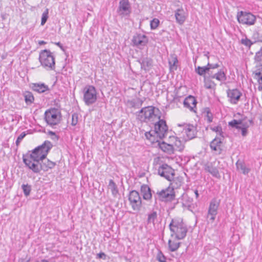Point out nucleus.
<instances>
[{"label":"nucleus","instance_id":"obj_57","mask_svg":"<svg viewBox=\"0 0 262 262\" xmlns=\"http://www.w3.org/2000/svg\"><path fill=\"white\" fill-rule=\"evenodd\" d=\"M258 33L257 32H255L253 34V36L255 38H257L258 37Z\"/></svg>","mask_w":262,"mask_h":262},{"label":"nucleus","instance_id":"obj_33","mask_svg":"<svg viewBox=\"0 0 262 262\" xmlns=\"http://www.w3.org/2000/svg\"><path fill=\"white\" fill-rule=\"evenodd\" d=\"M157 218V213L156 211H152L150 213H148L147 222V224H152V225L155 226V222Z\"/></svg>","mask_w":262,"mask_h":262},{"label":"nucleus","instance_id":"obj_36","mask_svg":"<svg viewBox=\"0 0 262 262\" xmlns=\"http://www.w3.org/2000/svg\"><path fill=\"white\" fill-rule=\"evenodd\" d=\"M241 123H242V120H237L234 119L229 122V125L231 126L232 127H235L237 129H239L241 127V126H240Z\"/></svg>","mask_w":262,"mask_h":262},{"label":"nucleus","instance_id":"obj_49","mask_svg":"<svg viewBox=\"0 0 262 262\" xmlns=\"http://www.w3.org/2000/svg\"><path fill=\"white\" fill-rule=\"evenodd\" d=\"M207 67V68H208L209 72L210 73H212L210 72V69H214L220 67V66L217 63L211 64V63H210L209 62H208Z\"/></svg>","mask_w":262,"mask_h":262},{"label":"nucleus","instance_id":"obj_38","mask_svg":"<svg viewBox=\"0 0 262 262\" xmlns=\"http://www.w3.org/2000/svg\"><path fill=\"white\" fill-rule=\"evenodd\" d=\"M241 43L245 46L248 47L249 49H250L251 46L253 44V42H252L251 40L247 38V37H246L245 38H242L241 40Z\"/></svg>","mask_w":262,"mask_h":262},{"label":"nucleus","instance_id":"obj_14","mask_svg":"<svg viewBox=\"0 0 262 262\" xmlns=\"http://www.w3.org/2000/svg\"><path fill=\"white\" fill-rule=\"evenodd\" d=\"M160 176L165 178L167 180H172L174 175V170L167 164L162 165L158 169Z\"/></svg>","mask_w":262,"mask_h":262},{"label":"nucleus","instance_id":"obj_21","mask_svg":"<svg viewBox=\"0 0 262 262\" xmlns=\"http://www.w3.org/2000/svg\"><path fill=\"white\" fill-rule=\"evenodd\" d=\"M222 141L221 138H215L210 143V146L212 150L220 154L222 151L221 149Z\"/></svg>","mask_w":262,"mask_h":262},{"label":"nucleus","instance_id":"obj_52","mask_svg":"<svg viewBox=\"0 0 262 262\" xmlns=\"http://www.w3.org/2000/svg\"><path fill=\"white\" fill-rule=\"evenodd\" d=\"M26 135V134L25 133V132H23L19 135L17 138L19 140H20L21 141V140L24 139Z\"/></svg>","mask_w":262,"mask_h":262},{"label":"nucleus","instance_id":"obj_23","mask_svg":"<svg viewBox=\"0 0 262 262\" xmlns=\"http://www.w3.org/2000/svg\"><path fill=\"white\" fill-rule=\"evenodd\" d=\"M209 77L213 79H215L218 81L223 82L226 80L227 77L225 71L221 69L217 73L213 74L211 73Z\"/></svg>","mask_w":262,"mask_h":262},{"label":"nucleus","instance_id":"obj_54","mask_svg":"<svg viewBox=\"0 0 262 262\" xmlns=\"http://www.w3.org/2000/svg\"><path fill=\"white\" fill-rule=\"evenodd\" d=\"M30 259H26L24 258H21L19 260L18 262H29Z\"/></svg>","mask_w":262,"mask_h":262},{"label":"nucleus","instance_id":"obj_30","mask_svg":"<svg viewBox=\"0 0 262 262\" xmlns=\"http://www.w3.org/2000/svg\"><path fill=\"white\" fill-rule=\"evenodd\" d=\"M195 72L198 75L203 76L204 77H206L205 74L207 73L209 75V76L211 75V73L209 72L208 68H207V66L204 67H195Z\"/></svg>","mask_w":262,"mask_h":262},{"label":"nucleus","instance_id":"obj_9","mask_svg":"<svg viewBox=\"0 0 262 262\" xmlns=\"http://www.w3.org/2000/svg\"><path fill=\"white\" fill-rule=\"evenodd\" d=\"M171 182L170 186L157 192L158 198L160 200L162 201H168L173 199L174 196L173 189L175 187L174 184L177 181Z\"/></svg>","mask_w":262,"mask_h":262},{"label":"nucleus","instance_id":"obj_60","mask_svg":"<svg viewBox=\"0 0 262 262\" xmlns=\"http://www.w3.org/2000/svg\"><path fill=\"white\" fill-rule=\"evenodd\" d=\"M56 44L58 46L60 47V48H61V47H62V46H61V44H60V43L59 42L56 43Z\"/></svg>","mask_w":262,"mask_h":262},{"label":"nucleus","instance_id":"obj_39","mask_svg":"<svg viewBox=\"0 0 262 262\" xmlns=\"http://www.w3.org/2000/svg\"><path fill=\"white\" fill-rule=\"evenodd\" d=\"M145 136L146 138L152 142H155V136H156V135L154 134L153 133V130H150L149 132H146L145 133Z\"/></svg>","mask_w":262,"mask_h":262},{"label":"nucleus","instance_id":"obj_37","mask_svg":"<svg viewBox=\"0 0 262 262\" xmlns=\"http://www.w3.org/2000/svg\"><path fill=\"white\" fill-rule=\"evenodd\" d=\"M49 9H46L45 11L43 12L41 16V25L43 26L45 24L47 19L49 17Z\"/></svg>","mask_w":262,"mask_h":262},{"label":"nucleus","instance_id":"obj_6","mask_svg":"<svg viewBox=\"0 0 262 262\" xmlns=\"http://www.w3.org/2000/svg\"><path fill=\"white\" fill-rule=\"evenodd\" d=\"M97 100V92L93 85H87L83 89V101L86 105L94 103Z\"/></svg>","mask_w":262,"mask_h":262},{"label":"nucleus","instance_id":"obj_47","mask_svg":"<svg viewBox=\"0 0 262 262\" xmlns=\"http://www.w3.org/2000/svg\"><path fill=\"white\" fill-rule=\"evenodd\" d=\"M210 128L212 131L218 133L220 135H222V134L223 133L222 128V126L220 125H218V126H214V127H210Z\"/></svg>","mask_w":262,"mask_h":262},{"label":"nucleus","instance_id":"obj_28","mask_svg":"<svg viewBox=\"0 0 262 262\" xmlns=\"http://www.w3.org/2000/svg\"><path fill=\"white\" fill-rule=\"evenodd\" d=\"M178 239H169L168 241V248L170 251L174 252L177 251L180 247V243L177 241Z\"/></svg>","mask_w":262,"mask_h":262},{"label":"nucleus","instance_id":"obj_1","mask_svg":"<svg viewBox=\"0 0 262 262\" xmlns=\"http://www.w3.org/2000/svg\"><path fill=\"white\" fill-rule=\"evenodd\" d=\"M52 146L51 142L45 141L41 145L24 155L23 162L32 171L38 172L40 171V161L46 158Z\"/></svg>","mask_w":262,"mask_h":262},{"label":"nucleus","instance_id":"obj_27","mask_svg":"<svg viewBox=\"0 0 262 262\" xmlns=\"http://www.w3.org/2000/svg\"><path fill=\"white\" fill-rule=\"evenodd\" d=\"M178 63V60L177 55L171 54L168 59V63L170 71L176 70L177 69V64Z\"/></svg>","mask_w":262,"mask_h":262},{"label":"nucleus","instance_id":"obj_20","mask_svg":"<svg viewBox=\"0 0 262 262\" xmlns=\"http://www.w3.org/2000/svg\"><path fill=\"white\" fill-rule=\"evenodd\" d=\"M139 61L140 63L141 68L145 71L149 70L152 66V60L149 57H142Z\"/></svg>","mask_w":262,"mask_h":262},{"label":"nucleus","instance_id":"obj_61","mask_svg":"<svg viewBox=\"0 0 262 262\" xmlns=\"http://www.w3.org/2000/svg\"><path fill=\"white\" fill-rule=\"evenodd\" d=\"M39 43L40 45L45 44L46 43V42L44 41H39Z\"/></svg>","mask_w":262,"mask_h":262},{"label":"nucleus","instance_id":"obj_10","mask_svg":"<svg viewBox=\"0 0 262 262\" xmlns=\"http://www.w3.org/2000/svg\"><path fill=\"white\" fill-rule=\"evenodd\" d=\"M238 21L242 24L251 26L255 24L256 17L250 12L244 11L238 12L237 14Z\"/></svg>","mask_w":262,"mask_h":262},{"label":"nucleus","instance_id":"obj_24","mask_svg":"<svg viewBox=\"0 0 262 262\" xmlns=\"http://www.w3.org/2000/svg\"><path fill=\"white\" fill-rule=\"evenodd\" d=\"M159 147L164 152L171 155L174 152V147L172 145L167 144L164 142L159 143Z\"/></svg>","mask_w":262,"mask_h":262},{"label":"nucleus","instance_id":"obj_22","mask_svg":"<svg viewBox=\"0 0 262 262\" xmlns=\"http://www.w3.org/2000/svg\"><path fill=\"white\" fill-rule=\"evenodd\" d=\"M55 162L50 161L48 159H43L41 163H39L40 170L42 169L44 171H47L49 169H51L55 166Z\"/></svg>","mask_w":262,"mask_h":262},{"label":"nucleus","instance_id":"obj_45","mask_svg":"<svg viewBox=\"0 0 262 262\" xmlns=\"http://www.w3.org/2000/svg\"><path fill=\"white\" fill-rule=\"evenodd\" d=\"M205 119L207 120V121L208 123H211L212 122L213 120V115L209 111V110L208 109V110L206 111V114L205 116Z\"/></svg>","mask_w":262,"mask_h":262},{"label":"nucleus","instance_id":"obj_59","mask_svg":"<svg viewBox=\"0 0 262 262\" xmlns=\"http://www.w3.org/2000/svg\"><path fill=\"white\" fill-rule=\"evenodd\" d=\"M204 55L207 57L208 59H209V52H205L204 54Z\"/></svg>","mask_w":262,"mask_h":262},{"label":"nucleus","instance_id":"obj_12","mask_svg":"<svg viewBox=\"0 0 262 262\" xmlns=\"http://www.w3.org/2000/svg\"><path fill=\"white\" fill-rule=\"evenodd\" d=\"M117 12L122 17L129 16L131 13V7L128 0H121Z\"/></svg>","mask_w":262,"mask_h":262},{"label":"nucleus","instance_id":"obj_53","mask_svg":"<svg viewBox=\"0 0 262 262\" xmlns=\"http://www.w3.org/2000/svg\"><path fill=\"white\" fill-rule=\"evenodd\" d=\"M183 198L184 201H186V200H188V202L189 203H191L192 202V199L191 198H188L187 195H184Z\"/></svg>","mask_w":262,"mask_h":262},{"label":"nucleus","instance_id":"obj_8","mask_svg":"<svg viewBox=\"0 0 262 262\" xmlns=\"http://www.w3.org/2000/svg\"><path fill=\"white\" fill-rule=\"evenodd\" d=\"M158 121L155 123L154 130L153 133L160 139L164 138L168 132V126L166 121L160 119V117L157 119Z\"/></svg>","mask_w":262,"mask_h":262},{"label":"nucleus","instance_id":"obj_55","mask_svg":"<svg viewBox=\"0 0 262 262\" xmlns=\"http://www.w3.org/2000/svg\"><path fill=\"white\" fill-rule=\"evenodd\" d=\"M194 193H195V196H196V198L198 199L199 196V192H198V190L195 189L194 191Z\"/></svg>","mask_w":262,"mask_h":262},{"label":"nucleus","instance_id":"obj_44","mask_svg":"<svg viewBox=\"0 0 262 262\" xmlns=\"http://www.w3.org/2000/svg\"><path fill=\"white\" fill-rule=\"evenodd\" d=\"M143 101L138 99L136 101L133 100L131 101V104L133 107L139 108L142 105Z\"/></svg>","mask_w":262,"mask_h":262},{"label":"nucleus","instance_id":"obj_58","mask_svg":"<svg viewBox=\"0 0 262 262\" xmlns=\"http://www.w3.org/2000/svg\"><path fill=\"white\" fill-rule=\"evenodd\" d=\"M20 142H21V141L19 140L17 138L16 141L15 142L16 145L17 146H18Z\"/></svg>","mask_w":262,"mask_h":262},{"label":"nucleus","instance_id":"obj_51","mask_svg":"<svg viewBox=\"0 0 262 262\" xmlns=\"http://www.w3.org/2000/svg\"><path fill=\"white\" fill-rule=\"evenodd\" d=\"M49 135H51L52 136H55V139L53 138L54 140H57L58 139V137L57 136L55 133L52 131H49Z\"/></svg>","mask_w":262,"mask_h":262},{"label":"nucleus","instance_id":"obj_16","mask_svg":"<svg viewBox=\"0 0 262 262\" xmlns=\"http://www.w3.org/2000/svg\"><path fill=\"white\" fill-rule=\"evenodd\" d=\"M148 41L147 37L142 34H136L133 36L132 40L133 45L138 48H142L146 46Z\"/></svg>","mask_w":262,"mask_h":262},{"label":"nucleus","instance_id":"obj_17","mask_svg":"<svg viewBox=\"0 0 262 262\" xmlns=\"http://www.w3.org/2000/svg\"><path fill=\"white\" fill-rule=\"evenodd\" d=\"M122 185V181H110L107 185L108 191H110L114 198L119 196V188Z\"/></svg>","mask_w":262,"mask_h":262},{"label":"nucleus","instance_id":"obj_42","mask_svg":"<svg viewBox=\"0 0 262 262\" xmlns=\"http://www.w3.org/2000/svg\"><path fill=\"white\" fill-rule=\"evenodd\" d=\"M156 258L159 262H166V257L161 251H158Z\"/></svg>","mask_w":262,"mask_h":262},{"label":"nucleus","instance_id":"obj_11","mask_svg":"<svg viewBox=\"0 0 262 262\" xmlns=\"http://www.w3.org/2000/svg\"><path fill=\"white\" fill-rule=\"evenodd\" d=\"M128 200L133 209L134 211H139L142 204L141 198L139 193L135 190L131 191Z\"/></svg>","mask_w":262,"mask_h":262},{"label":"nucleus","instance_id":"obj_13","mask_svg":"<svg viewBox=\"0 0 262 262\" xmlns=\"http://www.w3.org/2000/svg\"><path fill=\"white\" fill-rule=\"evenodd\" d=\"M179 126H183V133L186 135L188 140H191L195 138L197 134L196 126L190 124L184 123L178 124Z\"/></svg>","mask_w":262,"mask_h":262},{"label":"nucleus","instance_id":"obj_29","mask_svg":"<svg viewBox=\"0 0 262 262\" xmlns=\"http://www.w3.org/2000/svg\"><path fill=\"white\" fill-rule=\"evenodd\" d=\"M141 191L144 199L148 200L151 199V193L150 189L148 186L142 185L141 188Z\"/></svg>","mask_w":262,"mask_h":262},{"label":"nucleus","instance_id":"obj_62","mask_svg":"<svg viewBox=\"0 0 262 262\" xmlns=\"http://www.w3.org/2000/svg\"><path fill=\"white\" fill-rule=\"evenodd\" d=\"M41 262H49L47 260L43 259L41 260Z\"/></svg>","mask_w":262,"mask_h":262},{"label":"nucleus","instance_id":"obj_3","mask_svg":"<svg viewBox=\"0 0 262 262\" xmlns=\"http://www.w3.org/2000/svg\"><path fill=\"white\" fill-rule=\"evenodd\" d=\"M39 60L41 65L47 70H54L55 68V57L49 50H44L40 52Z\"/></svg>","mask_w":262,"mask_h":262},{"label":"nucleus","instance_id":"obj_41","mask_svg":"<svg viewBox=\"0 0 262 262\" xmlns=\"http://www.w3.org/2000/svg\"><path fill=\"white\" fill-rule=\"evenodd\" d=\"M21 187L25 195L26 196H28L30 194L31 191V186L28 184H23Z\"/></svg>","mask_w":262,"mask_h":262},{"label":"nucleus","instance_id":"obj_32","mask_svg":"<svg viewBox=\"0 0 262 262\" xmlns=\"http://www.w3.org/2000/svg\"><path fill=\"white\" fill-rule=\"evenodd\" d=\"M174 144L172 145L174 147V151L178 150L179 151H182L184 148V145L181 141V140L177 137L174 138Z\"/></svg>","mask_w":262,"mask_h":262},{"label":"nucleus","instance_id":"obj_15","mask_svg":"<svg viewBox=\"0 0 262 262\" xmlns=\"http://www.w3.org/2000/svg\"><path fill=\"white\" fill-rule=\"evenodd\" d=\"M227 95L229 101L233 104H237L241 96L242 93L237 89H228L227 91Z\"/></svg>","mask_w":262,"mask_h":262},{"label":"nucleus","instance_id":"obj_46","mask_svg":"<svg viewBox=\"0 0 262 262\" xmlns=\"http://www.w3.org/2000/svg\"><path fill=\"white\" fill-rule=\"evenodd\" d=\"M78 121V115L77 113H74L72 116V122L71 125L72 126H75Z\"/></svg>","mask_w":262,"mask_h":262},{"label":"nucleus","instance_id":"obj_2","mask_svg":"<svg viewBox=\"0 0 262 262\" xmlns=\"http://www.w3.org/2000/svg\"><path fill=\"white\" fill-rule=\"evenodd\" d=\"M170 236L178 240L183 239L188 231L187 226L181 218L172 219L169 224Z\"/></svg>","mask_w":262,"mask_h":262},{"label":"nucleus","instance_id":"obj_7","mask_svg":"<svg viewBox=\"0 0 262 262\" xmlns=\"http://www.w3.org/2000/svg\"><path fill=\"white\" fill-rule=\"evenodd\" d=\"M220 204V200L213 198L210 202L207 214V222L208 224L212 223L217 214V210Z\"/></svg>","mask_w":262,"mask_h":262},{"label":"nucleus","instance_id":"obj_48","mask_svg":"<svg viewBox=\"0 0 262 262\" xmlns=\"http://www.w3.org/2000/svg\"><path fill=\"white\" fill-rule=\"evenodd\" d=\"M252 121L251 120H248L247 122H244L242 120V123L240 124V126L241 127H245V128H248L249 127V125L252 123Z\"/></svg>","mask_w":262,"mask_h":262},{"label":"nucleus","instance_id":"obj_4","mask_svg":"<svg viewBox=\"0 0 262 262\" xmlns=\"http://www.w3.org/2000/svg\"><path fill=\"white\" fill-rule=\"evenodd\" d=\"M155 107L152 106H148L143 107L140 111L137 112V117L141 122H148L157 119L158 117L155 114Z\"/></svg>","mask_w":262,"mask_h":262},{"label":"nucleus","instance_id":"obj_40","mask_svg":"<svg viewBox=\"0 0 262 262\" xmlns=\"http://www.w3.org/2000/svg\"><path fill=\"white\" fill-rule=\"evenodd\" d=\"M160 23L158 18H154L150 21V26L151 30H155L157 28Z\"/></svg>","mask_w":262,"mask_h":262},{"label":"nucleus","instance_id":"obj_63","mask_svg":"<svg viewBox=\"0 0 262 262\" xmlns=\"http://www.w3.org/2000/svg\"><path fill=\"white\" fill-rule=\"evenodd\" d=\"M53 138H54V139H55V136H53L52 139H53Z\"/></svg>","mask_w":262,"mask_h":262},{"label":"nucleus","instance_id":"obj_34","mask_svg":"<svg viewBox=\"0 0 262 262\" xmlns=\"http://www.w3.org/2000/svg\"><path fill=\"white\" fill-rule=\"evenodd\" d=\"M204 86L207 89H214L216 84L214 81L210 80L209 78H207L206 77L204 79Z\"/></svg>","mask_w":262,"mask_h":262},{"label":"nucleus","instance_id":"obj_56","mask_svg":"<svg viewBox=\"0 0 262 262\" xmlns=\"http://www.w3.org/2000/svg\"><path fill=\"white\" fill-rule=\"evenodd\" d=\"M105 254L104 253H100L98 254V256L99 258H102L103 256H105Z\"/></svg>","mask_w":262,"mask_h":262},{"label":"nucleus","instance_id":"obj_19","mask_svg":"<svg viewBox=\"0 0 262 262\" xmlns=\"http://www.w3.org/2000/svg\"><path fill=\"white\" fill-rule=\"evenodd\" d=\"M176 21L180 25H182L185 22L187 16V13L182 8L177 9L174 13Z\"/></svg>","mask_w":262,"mask_h":262},{"label":"nucleus","instance_id":"obj_31","mask_svg":"<svg viewBox=\"0 0 262 262\" xmlns=\"http://www.w3.org/2000/svg\"><path fill=\"white\" fill-rule=\"evenodd\" d=\"M236 165L237 169L244 174H248L250 171V169L247 167L245 164L242 162L237 161Z\"/></svg>","mask_w":262,"mask_h":262},{"label":"nucleus","instance_id":"obj_26","mask_svg":"<svg viewBox=\"0 0 262 262\" xmlns=\"http://www.w3.org/2000/svg\"><path fill=\"white\" fill-rule=\"evenodd\" d=\"M32 89L33 91L39 93H43L49 90L48 86L44 83H34L32 85Z\"/></svg>","mask_w":262,"mask_h":262},{"label":"nucleus","instance_id":"obj_5","mask_svg":"<svg viewBox=\"0 0 262 262\" xmlns=\"http://www.w3.org/2000/svg\"><path fill=\"white\" fill-rule=\"evenodd\" d=\"M60 113L55 108L47 110L45 113V119L47 123L50 126L58 124L60 121Z\"/></svg>","mask_w":262,"mask_h":262},{"label":"nucleus","instance_id":"obj_35","mask_svg":"<svg viewBox=\"0 0 262 262\" xmlns=\"http://www.w3.org/2000/svg\"><path fill=\"white\" fill-rule=\"evenodd\" d=\"M25 100L27 104L32 103L34 101V96L32 93L27 92L24 94Z\"/></svg>","mask_w":262,"mask_h":262},{"label":"nucleus","instance_id":"obj_25","mask_svg":"<svg viewBox=\"0 0 262 262\" xmlns=\"http://www.w3.org/2000/svg\"><path fill=\"white\" fill-rule=\"evenodd\" d=\"M205 169L215 178L217 179L219 178L220 174L219 170L216 167L213 165L212 163L207 164L206 166Z\"/></svg>","mask_w":262,"mask_h":262},{"label":"nucleus","instance_id":"obj_43","mask_svg":"<svg viewBox=\"0 0 262 262\" xmlns=\"http://www.w3.org/2000/svg\"><path fill=\"white\" fill-rule=\"evenodd\" d=\"M255 75L257 77L259 87H261V90H262V69L258 71H256L255 72Z\"/></svg>","mask_w":262,"mask_h":262},{"label":"nucleus","instance_id":"obj_18","mask_svg":"<svg viewBox=\"0 0 262 262\" xmlns=\"http://www.w3.org/2000/svg\"><path fill=\"white\" fill-rule=\"evenodd\" d=\"M196 103L195 98L191 95L187 97L183 102L184 107L188 108L191 112H195L194 108L196 107Z\"/></svg>","mask_w":262,"mask_h":262},{"label":"nucleus","instance_id":"obj_50","mask_svg":"<svg viewBox=\"0 0 262 262\" xmlns=\"http://www.w3.org/2000/svg\"><path fill=\"white\" fill-rule=\"evenodd\" d=\"M240 129L242 130V136H246L247 134V128H245V127H241Z\"/></svg>","mask_w":262,"mask_h":262}]
</instances>
